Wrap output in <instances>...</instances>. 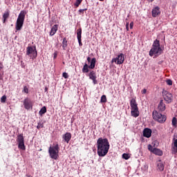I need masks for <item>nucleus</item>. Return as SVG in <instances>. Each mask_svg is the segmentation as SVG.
Masks as SVG:
<instances>
[{
	"label": "nucleus",
	"instance_id": "3",
	"mask_svg": "<svg viewBox=\"0 0 177 177\" xmlns=\"http://www.w3.org/2000/svg\"><path fill=\"white\" fill-rule=\"evenodd\" d=\"M26 15H27V12H26V10H21L19 14L15 24V30H17V31H20V30L23 28L24 19H26Z\"/></svg>",
	"mask_w": 177,
	"mask_h": 177
},
{
	"label": "nucleus",
	"instance_id": "39",
	"mask_svg": "<svg viewBox=\"0 0 177 177\" xmlns=\"http://www.w3.org/2000/svg\"><path fill=\"white\" fill-rule=\"evenodd\" d=\"M62 77H64V78H65L66 80H67V78H68V74L66 72L63 73L62 74Z\"/></svg>",
	"mask_w": 177,
	"mask_h": 177
},
{
	"label": "nucleus",
	"instance_id": "1",
	"mask_svg": "<svg viewBox=\"0 0 177 177\" xmlns=\"http://www.w3.org/2000/svg\"><path fill=\"white\" fill-rule=\"evenodd\" d=\"M97 153L99 157H104L110 150V142L107 138H100L97 140Z\"/></svg>",
	"mask_w": 177,
	"mask_h": 177
},
{
	"label": "nucleus",
	"instance_id": "16",
	"mask_svg": "<svg viewBox=\"0 0 177 177\" xmlns=\"http://www.w3.org/2000/svg\"><path fill=\"white\" fill-rule=\"evenodd\" d=\"M62 138L65 142L68 143V142L71 140V133H66L64 135H63Z\"/></svg>",
	"mask_w": 177,
	"mask_h": 177
},
{
	"label": "nucleus",
	"instance_id": "20",
	"mask_svg": "<svg viewBox=\"0 0 177 177\" xmlns=\"http://www.w3.org/2000/svg\"><path fill=\"white\" fill-rule=\"evenodd\" d=\"M57 31V25H54L50 30V37H53L55 34H56V32Z\"/></svg>",
	"mask_w": 177,
	"mask_h": 177
},
{
	"label": "nucleus",
	"instance_id": "35",
	"mask_svg": "<svg viewBox=\"0 0 177 177\" xmlns=\"http://www.w3.org/2000/svg\"><path fill=\"white\" fill-rule=\"evenodd\" d=\"M148 149L149 150V151H151L152 153L154 152V148L151 145H148Z\"/></svg>",
	"mask_w": 177,
	"mask_h": 177
},
{
	"label": "nucleus",
	"instance_id": "8",
	"mask_svg": "<svg viewBox=\"0 0 177 177\" xmlns=\"http://www.w3.org/2000/svg\"><path fill=\"white\" fill-rule=\"evenodd\" d=\"M124 60H125L124 58V54L120 53L116 58H113L112 59V63L115 62L116 64H122V63H124Z\"/></svg>",
	"mask_w": 177,
	"mask_h": 177
},
{
	"label": "nucleus",
	"instance_id": "24",
	"mask_svg": "<svg viewBox=\"0 0 177 177\" xmlns=\"http://www.w3.org/2000/svg\"><path fill=\"white\" fill-rule=\"evenodd\" d=\"M18 149H21V150H26V146L24 145V142H18Z\"/></svg>",
	"mask_w": 177,
	"mask_h": 177
},
{
	"label": "nucleus",
	"instance_id": "21",
	"mask_svg": "<svg viewBox=\"0 0 177 177\" xmlns=\"http://www.w3.org/2000/svg\"><path fill=\"white\" fill-rule=\"evenodd\" d=\"M153 153V154H156V156H162V151H161V149H158L157 148H154Z\"/></svg>",
	"mask_w": 177,
	"mask_h": 177
},
{
	"label": "nucleus",
	"instance_id": "23",
	"mask_svg": "<svg viewBox=\"0 0 177 177\" xmlns=\"http://www.w3.org/2000/svg\"><path fill=\"white\" fill-rule=\"evenodd\" d=\"M82 73H89V66L85 64L82 68Z\"/></svg>",
	"mask_w": 177,
	"mask_h": 177
},
{
	"label": "nucleus",
	"instance_id": "19",
	"mask_svg": "<svg viewBox=\"0 0 177 177\" xmlns=\"http://www.w3.org/2000/svg\"><path fill=\"white\" fill-rule=\"evenodd\" d=\"M131 114L132 117H134V118H138V116L139 115V109H131Z\"/></svg>",
	"mask_w": 177,
	"mask_h": 177
},
{
	"label": "nucleus",
	"instance_id": "41",
	"mask_svg": "<svg viewBox=\"0 0 177 177\" xmlns=\"http://www.w3.org/2000/svg\"><path fill=\"white\" fill-rule=\"evenodd\" d=\"M147 92V90L146 88H144V89L141 91V93H142V95H146Z\"/></svg>",
	"mask_w": 177,
	"mask_h": 177
},
{
	"label": "nucleus",
	"instance_id": "27",
	"mask_svg": "<svg viewBox=\"0 0 177 177\" xmlns=\"http://www.w3.org/2000/svg\"><path fill=\"white\" fill-rule=\"evenodd\" d=\"M171 124L173 125V127H174V128H176V124H177V120L176 118H173L172 121H171Z\"/></svg>",
	"mask_w": 177,
	"mask_h": 177
},
{
	"label": "nucleus",
	"instance_id": "25",
	"mask_svg": "<svg viewBox=\"0 0 177 177\" xmlns=\"http://www.w3.org/2000/svg\"><path fill=\"white\" fill-rule=\"evenodd\" d=\"M46 113V106H43L39 112V115H42Z\"/></svg>",
	"mask_w": 177,
	"mask_h": 177
},
{
	"label": "nucleus",
	"instance_id": "43",
	"mask_svg": "<svg viewBox=\"0 0 177 177\" xmlns=\"http://www.w3.org/2000/svg\"><path fill=\"white\" fill-rule=\"evenodd\" d=\"M130 28L132 30L133 28V22H131L129 24Z\"/></svg>",
	"mask_w": 177,
	"mask_h": 177
},
{
	"label": "nucleus",
	"instance_id": "37",
	"mask_svg": "<svg viewBox=\"0 0 177 177\" xmlns=\"http://www.w3.org/2000/svg\"><path fill=\"white\" fill-rule=\"evenodd\" d=\"M41 128H44V124L38 123V125L37 126V129H41Z\"/></svg>",
	"mask_w": 177,
	"mask_h": 177
},
{
	"label": "nucleus",
	"instance_id": "4",
	"mask_svg": "<svg viewBox=\"0 0 177 177\" xmlns=\"http://www.w3.org/2000/svg\"><path fill=\"white\" fill-rule=\"evenodd\" d=\"M48 153L51 158L57 160V157H59V145L57 144L55 146L50 147Z\"/></svg>",
	"mask_w": 177,
	"mask_h": 177
},
{
	"label": "nucleus",
	"instance_id": "11",
	"mask_svg": "<svg viewBox=\"0 0 177 177\" xmlns=\"http://www.w3.org/2000/svg\"><path fill=\"white\" fill-rule=\"evenodd\" d=\"M130 107L131 110H138L139 108L138 107V103H136V100L135 98H132L130 101Z\"/></svg>",
	"mask_w": 177,
	"mask_h": 177
},
{
	"label": "nucleus",
	"instance_id": "28",
	"mask_svg": "<svg viewBox=\"0 0 177 177\" xmlns=\"http://www.w3.org/2000/svg\"><path fill=\"white\" fill-rule=\"evenodd\" d=\"M107 102V98H106V95H102L101 97V103H106Z\"/></svg>",
	"mask_w": 177,
	"mask_h": 177
},
{
	"label": "nucleus",
	"instance_id": "5",
	"mask_svg": "<svg viewBox=\"0 0 177 177\" xmlns=\"http://www.w3.org/2000/svg\"><path fill=\"white\" fill-rule=\"evenodd\" d=\"M152 117L155 121H158L160 124H164L167 121V116L158 113L157 111H153L152 113Z\"/></svg>",
	"mask_w": 177,
	"mask_h": 177
},
{
	"label": "nucleus",
	"instance_id": "45",
	"mask_svg": "<svg viewBox=\"0 0 177 177\" xmlns=\"http://www.w3.org/2000/svg\"><path fill=\"white\" fill-rule=\"evenodd\" d=\"M154 0H148V2H153Z\"/></svg>",
	"mask_w": 177,
	"mask_h": 177
},
{
	"label": "nucleus",
	"instance_id": "15",
	"mask_svg": "<svg viewBox=\"0 0 177 177\" xmlns=\"http://www.w3.org/2000/svg\"><path fill=\"white\" fill-rule=\"evenodd\" d=\"M82 34V29L79 28L77 30V41L79 43L80 46H82V42L81 39V35Z\"/></svg>",
	"mask_w": 177,
	"mask_h": 177
},
{
	"label": "nucleus",
	"instance_id": "46",
	"mask_svg": "<svg viewBox=\"0 0 177 177\" xmlns=\"http://www.w3.org/2000/svg\"><path fill=\"white\" fill-rule=\"evenodd\" d=\"M100 1H104V0H100Z\"/></svg>",
	"mask_w": 177,
	"mask_h": 177
},
{
	"label": "nucleus",
	"instance_id": "36",
	"mask_svg": "<svg viewBox=\"0 0 177 177\" xmlns=\"http://www.w3.org/2000/svg\"><path fill=\"white\" fill-rule=\"evenodd\" d=\"M172 146H174V147H177V139H173Z\"/></svg>",
	"mask_w": 177,
	"mask_h": 177
},
{
	"label": "nucleus",
	"instance_id": "17",
	"mask_svg": "<svg viewBox=\"0 0 177 177\" xmlns=\"http://www.w3.org/2000/svg\"><path fill=\"white\" fill-rule=\"evenodd\" d=\"M143 136H145V138H150L151 136V129L147 128L144 129Z\"/></svg>",
	"mask_w": 177,
	"mask_h": 177
},
{
	"label": "nucleus",
	"instance_id": "7",
	"mask_svg": "<svg viewBox=\"0 0 177 177\" xmlns=\"http://www.w3.org/2000/svg\"><path fill=\"white\" fill-rule=\"evenodd\" d=\"M162 96H163L164 100L168 104H169V103H172V102H174V95H172V93L168 92L167 91L163 90Z\"/></svg>",
	"mask_w": 177,
	"mask_h": 177
},
{
	"label": "nucleus",
	"instance_id": "9",
	"mask_svg": "<svg viewBox=\"0 0 177 177\" xmlns=\"http://www.w3.org/2000/svg\"><path fill=\"white\" fill-rule=\"evenodd\" d=\"M156 165L158 171H160V172H162V171H164V167H165V165L164 162H162V160H161L160 159L156 161Z\"/></svg>",
	"mask_w": 177,
	"mask_h": 177
},
{
	"label": "nucleus",
	"instance_id": "13",
	"mask_svg": "<svg viewBox=\"0 0 177 177\" xmlns=\"http://www.w3.org/2000/svg\"><path fill=\"white\" fill-rule=\"evenodd\" d=\"M159 15H161V11H160V7L156 6L152 10V17H157V16H159Z\"/></svg>",
	"mask_w": 177,
	"mask_h": 177
},
{
	"label": "nucleus",
	"instance_id": "2",
	"mask_svg": "<svg viewBox=\"0 0 177 177\" xmlns=\"http://www.w3.org/2000/svg\"><path fill=\"white\" fill-rule=\"evenodd\" d=\"M162 53V49L160 46V41L158 39L154 40L152 48L149 51V56H160Z\"/></svg>",
	"mask_w": 177,
	"mask_h": 177
},
{
	"label": "nucleus",
	"instance_id": "14",
	"mask_svg": "<svg viewBox=\"0 0 177 177\" xmlns=\"http://www.w3.org/2000/svg\"><path fill=\"white\" fill-rule=\"evenodd\" d=\"M88 77L90 80H92L94 85H96V84H97V81L96 80V73H95V71H93L90 72V73L88 74Z\"/></svg>",
	"mask_w": 177,
	"mask_h": 177
},
{
	"label": "nucleus",
	"instance_id": "40",
	"mask_svg": "<svg viewBox=\"0 0 177 177\" xmlns=\"http://www.w3.org/2000/svg\"><path fill=\"white\" fill-rule=\"evenodd\" d=\"M166 84H167V85H172V80H167L166 81Z\"/></svg>",
	"mask_w": 177,
	"mask_h": 177
},
{
	"label": "nucleus",
	"instance_id": "26",
	"mask_svg": "<svg viewBox=\"0 0 177 177\" xmlns=\"http://www.w3.org/2000/svg\"><path fill=\"white\" fill-rule=\"evenodd\" d=\"M8 17H9V12H6L3 15V22L5 23L6 21V19H8Z\"/></svg>",
	"mask_w": 177,
	"mask_h": 177
},
{
	"label": "nucleus",
	"instance_id": "32",
	"mask_svg": "<svg viewBox=\"0 0 177 177\" xmlns=\"http://www.w3.org/2000/svg\"><path fill=\"white\" fill-rule=\"evenodd\" d=\"M22 92L24 93H28V87H27V86H24Z\"/></svg>",
	"mask_w": 177,
	"mask_h": 177
},
{
	"label": "nucleus",
	"instance_id": "12",
	"mask_svg": "<svg viewBox=\"0 0 177 177\" xmlns=\"http://www.w3.org/2000/svg\"><path fill=\"white\" fill-rule=\"evenodd\" d=\"M87 62L90 63V66H88L89 68H93L96 64V58L91 59L90 57H87Z\"/></svg>",
	"mask_w": 177,
	"mask_h": 177
},
{
	"label": "nucleus",
	"instance_id": "38",
	"mask_svg": "<svg viewBox=\"0 0 177 177\" xmlns=\"http://www.w3.org/2000/svg\"><path fill=\"white\" fill-rule=\"evenodd\" d=\"M85 10H87V9L84 8L79 10V15H84V12H85Z\"/></svg>",
	"mask_w": 177,
	"mask_h": 177
},
{
	"label": "nucleus",
	"instance_id": "29",
	"mask_svg": "<svg viewBox=\"0 0 177 177\" xmlns=\"http://www.w3.org/2000/svg\"><path fill=\"white\" fill-rule=\"evenodd\" d=\"M171 153H172V154H176V153H177V147H174V145H172Z\"/></svg>",
	"mask_w": 177,
	"mask_h": 177
},
{
	"label": "nucleus",
	"instance_id": "44",
	"mask_svg": "<svg viewBox=\"0 0 177 177\" xmlns=\"http://www.w3.org/2000/svg\"><path fill=\"white\" fill-rule=\"evenodd\" d=\"M54 59H56L57 57V52L54 53Z\"/></svg>",
	"mask_w": 177,
	"mask_h": 177
},
{
	"label": "nucleus",
	"instance_id": "6",
	"mask_svg": "<svg viewBox=\"0 0 177 177\" xmlns=\"http://www.w3.org/2000/svg\"><path fill=\"white\" fill-rule=\"evenodd\" d=\"M38 53H37V48L35 47L28 46L26 48V55L29 56L30 59H35Z\"/></svg>",
	"mask_w": 177,
	"mask_h": 177
},
{
	"label": "nucleus",
	"instance_id": "42",
	"mask_svg": "<svg viewBox=\"0 0 177 177\" xmlns=\"http://www.w3.org/2000/svg\"><path fill=\"white\" fill-rule=\"evenodd\" d=\"M126 30H127V31H129V23H127V24H126Z\"/></svg>",
	"mask_w": 177,
	"mask_h": 177
},
{
	"label": "nucleus",
	"instance_id": "22",
	"mask_svg": "<svg viewBox=\"0 0 177 177\" xmlns=\"http://www.w3.org/2000/svg\"><path fill=\"white\" fill-rule=\"evenodd\" d=\"M17 142L18 143H21V142H24V137H23V134H19V135L17 136Z\"/></svg>",
	"mask_w": 177,
	"mask_h": 177
},
{
	"label": "nucleus",
	"instance_id": "31",
	"mask_svg": "<svg viewBox=\"0 0 177 177\" xmlns=\"http://www.w3.org/2000/svg\"><path fill=\"white\" fill-rule=\"evenodd\" d=\"M81 2H82V0H76V2L75 3V6L78 8L80 5L81 4Z\"/></svg>",
	"mask_w": 177,
	"mask_h": 177
},
{
	"label": "nucleus",
	"instance_id": "30",
	"mask_svg": "<svg viewBox=\"0 0 177 177\" xmlns=\"http://www.w3.org/2000/svg\"><path fill=\"white\" fill-rule=\"evenodd\" d=\"M129 157H130L129 154H128V153L122 154V158H124V160H129Z\"/></svg>",
	"mask_w": 177,
	"mask_h": 177
},
{
	"label": "nucleus",
	"instance_id": "34",
	"mask_svg": "<svg viewBox=\"0 0 177 177\" xmlns=\"http://www.w3.org/2000/svg\"><path fill=\"white\" fill-rule=\"evenodd\" d=\"M1 103H5V102H6V95H3L1 97Z\"/></svg>",
	"mask_w": 177,
	"mask_h": 177
},
{
	"label": "nucleus",
	"instance_id": "10",
	"mask_svg": "<svg viewBox=\"0 0 177 177\" xmlns=\"http://www.w3.org/2000/svg\"><path fill=\"white\" fill-rule=\"evenodd\" d=\"M24 106L26 110H30V109L32 107L31 100H30L28 98H25L24 100Z\"/></svg>",
	"mask_w": 177,
	"mask_h": 177
},
{
	"label": "nucleus",
	"instance_id": "33",
	"mask_svg": "<svg viewBox=\"0 0 177 177\" xmlns=\"http://www.w3.org/2000/svg\"><path fill=\"white\" fill-rule=\"evenodd\" d=\"M62 44H63V48H66V46H67V40H66V38L63 39Z\"/></svg>",
	"mask_w": 177,
	"mask_h": 177
},
{
	"label": "nucleus",
	"instance_id": "18",
	"mask_svg": "<svg viewBox=\"0 0 177 177\" xmlns=\"http://www.w3.org/2000/svg\"><path fill=\"white\" fill-rule=\"evenodd\" d=\"M158 109L160 111H165V104H164V101L161 100L158 105Z\"/></svg>",
	"mask_w": 177,
	"mask_h": 177
}]
</instances>
